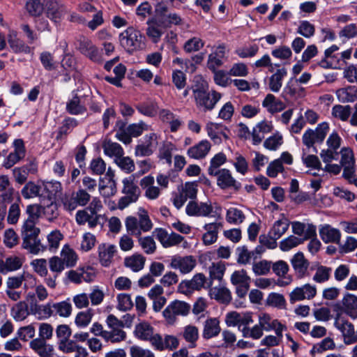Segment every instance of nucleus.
<instances>
[{"instance_id": "f257e3e1", "label": "nucleus", "mask_w": 357, "mask_h": 357, "mask_svg": "<svg viewBox=\"0 0 357 357\" xmlns=\"http://www.w3.org/2000/svg\"><path fill=\"white\" fill-rule=\"evenodd\" d=\"M125 225L128 232L137 237H139L142 233L151 231L153 227L148 211L142 207L138 209L137 216H128L126 218Z\"/></svg>"}, {"instance_id": "f03ea898", "label": "nucleus", "mask_w": 357, "mask_h": 357, "mask_svg": "<svg viewBox=\"0 0 357 357\" xmlns=\"http://www.w3.org/2000/svg\"><path fill=\"white\" fill-rule=\"evenodd\" d=\"M144 36L137 29L130 26L119 36L121 46L128 53L142 50L144 45Z\"/></svg>"}, {"instance_id": "7ed1b4c3", "label": "nucleus", "mask_w": 357, "mask_h": 357, "mask_svg": "<svg viewBox=\"0 0 357 357\" xmlns=\"http://www.w3.org/2000/svg\"><path fill=\"white\" fill-rule=\"evenodd\" d=\"M191 89L197 106L204 108L205 111L212 110L222 97V95L215 91H213L211 93L206 91L203 84H193Z\"/></svg>"}, {"instance_id": "20e7f679", "label": "nucleus", "mask_w": 357, "mask_h": 357, "mask_svg": "<svg viewBox=\"0 0 357 357\" xmlns=\"http://www.w3.org/2000/svg\"><path fill=\"white\" fill-rule=\"evenodd\" d=\"M75 49L85 57L96 63H102L104 61L101 50L92 40L83 35L79 36L75 42Z\"/></svg>"}, {"instance_id": "39448f33", "label": "nucleus", "mask_w": 357, "mask_h": 357, "mask_svg": "<svg viewBox=\"0 0 357 357\" xmlns=\"http://www.w3.org/2000/svg\"><path fill=\"white\" fill-rule=\"evenodd\" d=\"M134 176L131 175L122 181V193L124 194V196L119 199L118 208L123 210L130 204L135 203L138 200L141 191L137 185L134 182Z\"/></svg>"}, {"instance_id": "423d86ee", "label": "nucleus", "mask_w": 357, "mask_h": 357, "mask_svg": "<svg viewBox=\"0 0 357 357\" xmlns=\"http://www.w3.org/2000/svg\"><path fill=\"white\" fill-rule=\"evenodd\" d=\"M191 310V305L182 301L174 300L165 307L162 315L169 324H173L176 321V317H185Z\"/></svg>"}, {"instance_id": "0eeeda50", "label": "nucleus", "mask_w": 357, "mask_h": 357, "mask_svg": "<svg viewBox=\"0 0 357 357\" xmlns=\"http://www.w3.org/2000/svg\"><path fill=\"white\" fill-rule=\"evenodd\" d=\"M159 136L155 132L145 135L141 139L135 149V155L137 157H146L151 155L158 145Z\"/></svg>"}, {"instance_id": "6e6552de", "label": "nucleus", "mask_w": 357, "mask_h": 357, "mask_svg": "<svg viewBox=\"0 0 357 357\" xmlns=\"http://www.w3.org/2000/svg\"><path fill=\"white\" fill-rule=\"evenodd\" d=\"M329 131V125L322 122L317 126L315 130L307 129L303 135V143L307 148L313 147L315 143H322Z\"/></svg>"}, {"instance_id": "1a4fd4ad", "label": "nucleus", "mask_w": 357, "mask_h": 357, "mask_svg": "<svg viewBox=\"0 0 357 357\" xmlns=\"http://www.w3.org/2000/svg\"><path fill=\"white\" fill-rule=\"evenodd\" d=\"M211 176L217 177V185L222 190L231 189L238 191L241 188V183L233 177L231 172L227 169H220Z\"/></svg>"}, {"instance_id": "9d476101", "label": "nucleus", "mask_w": 357, "mask_h": 357, "mask_svg": "<svg viewBox=\"0 0 357 357\" xmlns=\"http://www.w3.org/2000/svg\"><path fill=\"white\" fill-rule=\"evenodd\" d=\"M213 212V208L211 202H199L191 200L185 207V213L189 216L208 217Z\"/></svg>"}, {"instance_id": "9b49d317", "label": "nucleus", "mask_w": 357, "mask_h": 357, "mask_svg": "<svg viewBox=\"0 0 357 357\" xmlns=\"http://www.w3.org/2000/svg\"><path fill=\"white\" fill-rule=\"evenodd\" d=\"M208 136L215 144H220L222 139L227 140L229 139L230 131L222 124L209 122L206 127Z\"/></svg>"}, {"instance_id": "f8f14e48", "label": "nucleus", "mask_w": 357, "mask_h": 357, "mask_svg": "<svg viewBox=\"0 0 357 357\" xmlns=\"http://www.w3.org/2000/svg\"><path fill=\"white\" fill-rule=\"evenodd\" d=\"M153 235L160 241L164 248H169L180 244L184 237L175 232L168 234L167 231L162 228H156L153 231Z\"/></svg>"}, {"instance_id": "ddd939ff", "label": "nucleus", "mask_w": 357, "mask_h": 357, "mask_svg": "<svg viewBox=\"0 0 357 357\" xmlns=\"http://www.w3.org/2000/svg\"><path fill=\"white\" fill-rule=\"evenodd\" d=\"M317 294V288L314 285L305 284L301 287H296L289 294V301L294 303L297 301L312 299Z\"/></svg>"}, {"instance_id": "4468645a", "label": "nucleus", "mask_w": 357, "mask_h": 357, "mask_svg": "<svg viewBox=\"0 0 357 357\" xmlns=\"http://www.w3.org/2000/svg\"><path fill=\"white\" fill-rule=\"evenodd\" d=\"M206 280V276L203 273H197L191 280H183L178 286V291L188 295L204 287Z\"/></svg>"}, {"instance_id": "2eb2a0df", "label": "nucleus", "mask_w": 357, "mask_h": 357, "mask_svg": "<svg viewBox=\"0 0 357 357\" xmlns=\"http://www.w3.org/2000/svg\"><path fill=\"white\" fill-rule=\"evenodd\" d=\"M196 266V260L194 257L174 255L171 259L170 266L174 269H178L183 274L191 272Z\"/></svg>"}, {"instance_id": "dca6fc26", "label": "nucleus", "mask_w": 357, "mask_h": 357, "mask_svg": "<svg viewBox=\"0 0 357 357\" xmlns=\"http://www.w3.org/2000/svg\"><path fill=\"white\" fill-rule=\"evenodd\" d=\"M45 11L47 17L54 23H59L66 10L63 4L54 0H49L45 3Z\"/></svg>"}, {"instance_id": "f3484780", "label": "nucleus", "mask_w": 357, "mask_h": 357, "mask_svg": "<svg viewBox=\"0 0 357 357\" xmlns=\"http://www.w3.org/2000/svg\"><path fill=\"white\" fill-rule=\"evenodd\" d=\"M291 228L292 232L297 235V237H301L305 241L317 236V228L312 224L306 225L296 221L291 222Z\"/></svg>"}, {"instance_id": "a211bd4d", "label": "nucleus", "mask_w": 357, "mask_h": 357, "mask_svg": "<svg viewBox=\"0 0 357 357\" xmlns=\"http://www.w3.org/2000/svg\"><path fill=\"white\" fill-rule=\"evenodd\" d=\"M259 323L263 331H274L278 336H282V332L285 326L282 325L278 319H273L268 314H263L259 317Z\"/></svg>"}, {"instance_id": "6ab92c4d", "label": "nucleus", "mask_w": 357, "mask_h": 357, "mask_svg": "<svg viewBox=\"0 0 357 357\" xmlns=\"http://www.w3.org/2000/svg\"><path fill=\"white\" fill-rule=\"evenodd\" d=\"M14 146V151L10 153L3 162V166L6 169L11 168L25 156V148L22 139L15 140Z\"/></svg>"}, {"instance_id": "aec40b11", "label": "nucleus", "mask_w": 357, "mask_h": 357, "mask_svg": "<svg viewBox=\"0 0 357 357\" xmlns=\"http://www.w3.org/2000/svg\"><path fill=\"white\" fill-rule=\"evenodd\" d=\"M223 227L221 222L206 223L203 229L206 232L202 235V241L204 245H209L215 243L218 240V233Z\"/></svg>"}, {"instance_id": "412c9836", "label": "nucleus", "mask_w": 357, "mask_h": 357, "mask_svg": "<svg viewBox=\"0 0 357 357\" xmlns=\"http://www.w3.org/2000/svg\"><path fill=\"white\" fill-rule=\"evenodd\" d=\"M335 326L342 333L345 344H352L357 342V335L351 323L344 320L336 321Z\"/></svg>"}, {"instance_id": "4be33fe9", "label": "nucleus", "mask_w": 357, "mask_h": 357, "mask_svg": "<svg viewBox=\"0 0 357 357\" xmlns=\"http://www.w3.org/2000/svg\"><path fill=\"white\" fill-rule=\"evenodd\" d=\"M29 347L40 357L53 356L54 351L53 345L48 344L43 339H33L29 343Z\"/></svg>"}, {"instance_id": "5701e85b", "label": "nucleus", "mask_w": 357, "mask_h": 357, "mask_svg": "<svg viewBox=\"0 0 357 357\" xmlns=\"http://www.w3.org/2000/svg\"><path fill=\"white\" fill-rule=\"evenodd\" d=\"M296 275L301 278L305 275L310 263L302 252L296 253L290 260Z\"/></svg>"}, {"instance_id": "b1692460", "label": "nucleus", "mask_w": 357, "mask_h": 357, "mask_svg": "<svg viewBox=\"0 0 357 357\" xmlns=\"http://www.w3.org/2000/svg\"><path fill=\"white\" fill-rule=\"evenodd\" d=\"M116 248L114 245L102 243L98 246V257L102 266L107 267L112 261L116 252Z\"/></svg>"}, {"instance_id": "393cba45", "label": "nucleus", "mask_w": 357, "mask_h": 357, "mask_svg": "<svg viewBox=\"0 0 357 357\" xmlns=\"http://www.w3.org/2000/svg\"><path fill=\"white\" fill-rule=\"evenodd\" d=\"M153 176L149 175L142 178L140 181L141 187L145 190V197L151 200L156 199L160 195V190L155 186Z\"/></svg>"}, {"instance_id": "a878e982", "label": "nucleus", "mask_w": 357, "mask_h": 357, "mask_svg": "<svg viewBox=\"0 0 357 357\" xmlns=\"http://www.w3.org/2000/svg\"><path fill=\"white\" fill-rule=\"evenodd\" d=\"M211 147V143L208 140H202L197 144L189 148L187 154L190 158L194 159H202L208 153Z\"/></svg>"}, {"instance_id": "bb28decb", "label": "nucleus", "mask_w": 357, "mask_h": 357, "mask_svg": "<svg viewBox=\"0 0 357 357\" xmlns=\"http://www.w3.org/2000/svg\"><path fill=\"white\" fill-rule=\"evenodd\" d=\"M41 186L43 200L52 201L62 190L61 183L56 181L43 182Z\"/></svg>"}, {"instance_id": "cd10ccee", "label": "nucleus", "mask_w": 357, "mask_h": 357, "mask_svg": "<svg viewBox=\"0 0 357 357\" xmlns=\"http://www.w3.org/2000/svg\"><path fill=\"white\" fill-rule=\"evenodd\" d=\"M146 33L153 43H158L163 34L164 29L156 18H151L146 22Z\"/></svg>"}, {"instance_id": "c85d7f7f", "label": "nucleus", "mask_w": 357, "mask_h": 357, "mask_svg": "<svg viewBox=\"0 0 357 357\" xmlns=\"http://www.w3.org/2000/svg\"><path fill=\"white\" fill-rule=\"evenodd\" d=\"M73 97L66 102V110L71 115H79L86 111V107L81 103L77 91H73Z\"/></svg>"}, {"instance_id": "c756f323", "label": "nucleus", "mask_w": 357, "mask_h": 357, "mask_svg": "<svg viewBox=\"0 0 357 357\" xmlns=\"http://www.w3.org/2000/svg\"><path fill=\"white\" fill-rule=\"evenodd\" d=\"M100 215H95L87 208L79 210L75 215L76 222L79 225H84L86 222L90 228H94L98 225Z\"/></svg>"}, {"instance_id": "7c9ffc66", "label": "nucleus", "mask_w": 357, "mask_h": 357, "mask_svg": "<svg viewBox=\"0 0 357 357\" xmlns=\"http://www.w3.org/2000/svg\"><path fill=\"white\" fill-rule=\"evenodd\" d=\"M21 194L25 199L38 197L40 200H43L41 184L36 183L33 181L26 183L21 190Z\"/></svg>"}, {"instance_id": "2f4dec72", "label": "nucleus", "mask_w": 357, "mask_h": 357, "mask_svg": "<svg viewBox=\"0 0 357 357\" xmlns=\"http://www.w3.org/2000/svg\"><path fill=\"white\" fill-rule=\"evenodd\" d=\"M220 321L217 318L207 319L204 324L202 336L208 340L216 337L220 333Z\"/></svg>"}, {"instance_id": "473e14b6", "label": "nucleus", "mask_w": 357, "mask_h": 357, "mask_svg": "<svg viewBox=\"0 0 357 357\" xmlns=\"http://www.w3.org/2000/svg\"><path fill=\"white\" fill-rule=\"evenodd\" d=\"M338 100L342 103L354 102L357 100V86H348L336 91Z\"/></svg>"}, {"instance_id": "72a5a7b5", "label": "nucleus", "mask_w": 357, "mask_h": 357, "mask_svg": "<svg viewBox=\"0 0 357 357\" xmlns=\"http://www.w3.org/2000/svg\"><path fill=\"white\" fill-rule=\"evenodd\" d=\"M320 237L324 243H338L340 241L341 234L339 229L326 225L319 230Z\"/></svg>"}, {"instance_id": "f704fd0d", "label": "nucleus", "mask_w": 357, "mask_h": 357, "mask_svg": "<svg viewBox=\"0 0 357 357\" xmlns=\"http://www.w3.org/2000/svg\"><path fill=\"white\" fill-rule=\"evenodd\" d=\"M287 70L285 68H278L269 77V89L273 92H278L282 88L283 79L287 76Z\"/></svg>"}, {"instance_id": "c9c22d12", "label": "nucleus", "mask_w": 357, "mask_h": 357, "mask_svg": "<svg viewBox=\"0 0 357 357\" xmlns=\"http://www.w3.org/2000/svg\"><path fill=\"white\" fill-rule=\"evenodd\" d=\"M209 294L211 298L221 303H229L231 300V291L225 287L221 285L211 288Z\"/></svg>"}, {"instance_id": "e433bc0d", "label": "nucleus", "mask_w": 357, "mask_h": 357, "mask_svg": "<svg viewBox=\"0 0 357 357\" xmlns=\"http://www.w3.org/2000/svg\"><path fill=\"white\" fill-rule=\"evenodd\" d=\"M262 106L271 114L281 112L285 108L284 103L271 93L266 95L262 102Z\"/></svg>"}, {"instance_id": "4c0bfd02", "label": "nucleus", "mask_w": 357, "mask_h": 357, "mask_svg": "<svg viewBox=\"0 0 357 357\" xmlns=\"http://www.w3.org/2000/svg\"><path fill=\"white\" fill-rule=\"evenodd\" d=\"M102 147L103 149L104 153L110 157L116 159L120 156H123L124 151L122 146L116 143L112 142L111 140H105L102 143Z\"/></svg>"}, {"instance_id": "58836bf2", "label": "nucleus", "mask_w": 357, "mask_h": 357, "mask_svg": "<svg viewBox=\"0 0 357 357\" xmlns=\"http://www.w3.org/2000/svg\"><path fill=\"white\" fill-rule=\"evenodd\" d=\"M146 258L140 254H134L124 259V265L134 272H138L144 268Z\"/></svg>"}, {"instance_id": "ea45409f", "label": "nucleus", "mask_w": 357, "mask_h": 357, "mask_svg": "<svg viewBox=\"0 0 357 357\" xmlns=\"http://www.w3.org/2000/svg\"><path fill=\"white\" fill-rule=\"evenodd\" d=\"M59 258H60L66 268L74 266L77 260V256L75 252L68 245L63 247Z\"/></svg>"}, {"instance_id": "a19ab883", "label": "nucleus", "mask_w": 357, "mask_h": 357, "mask_svg": "<svg viewBox=\"0 0 357 357\" xmlns=\"http://www.w3.org/2000/svg\"><path fill=\"white\" fill-rule=\"evenodd\" d=\"M154 332V328L145 321L137 324L134 331L135 337L143 341H148Z\"/></svg>"}, {"instance_id": "79ce46f5", "label": "nucleus", "mask_w": 357, "mask_h": 357, "mask_svg": "<svg viewBox=\"0 0 357 357\" xmlns=\"http://www.w3.org/2000/svg\"><path fill=\"white\" fill-rule=\"evenodd\" d=\"M40 230L39 228L36 227L35 223H32L31 221H24L21 229V235L22 241H27L31 238H35L38 237Z\"/></svg>"}, {"instance_id": "37998d69", "label": "nucleus", "mask_w": 357, "mask_h": 357, "mask_svg": "<svg viewBox=\"0 0 357 357\" xmlns=\"http://www.w3.org/2000/svg\"><path fill=\"white\" fill-rule=\"evenodd\" d=\"M289 227V221L287 218H283L275 221L268 232L271 236L279 239L287 231Z\"/></svg>"}, {"instance_id": "c03bdc74", "label": "nucleus", "mask_w": 357, "mask_h": 357, "mask_svg": "<svg viewBox=\"0 0 357 357\" xmlns=\"http://www.w3.org/2000/svg\"><path fill=\"white\" fill-rule=\"evenodd\" d=\"M29 314L28 305L25 301H20L11 308V315L17 321L24 320Z\"/></svg>"}, {"instance_id": "a18cd8bd", "label": "nucleus", "mask_w": 357, "mask_h": 357, "mask_svg": "<svg viewBox=\"0 0 357 357\" xmlns=\"http://www.w3.org/2000/svg\"><path fill=\"white\" fill-rule=\"evenodd\" d=\"M183 337L189 343L191 348L196 347V342L199 338V330L197 327L192 325H188L183 328L182 333Z\"/></svg>"}, {"instance_id": "49530a36", "label": "nucleus", "mask_w": 357, "mask_h": 357, "mask_svg": "<svg viewBox=\"0 0 357 357\" xmlns=\"http://www.w3.org/2000/svg\"><path fill=\"white\" fill-rule=\"evenodd\" d=\"M8 43L12 51L16 54H30L31 52V48L23 40L16 37L10 36Z\"/></svg>"}, {"instance_id": "de8ad7c7", "label": "nucleus", "mask_w": 357, "mask_h": 357, "mask_svg": "<svg viewBox=\"0 0 357 357\" xmlns=\"http://www.w3.org/2000/svg\"><path fill=\"white\" fill-rule=\"evenodd\" d=\"M22 246L24 249L34 255H37L47 249V245L42 243L38 237L31 238L28 240V242L22 241Z\"/></svg>"}, {"instance_id": "09e8293b", "label": "nucleus", "mask_w": 357, "mask_h": 357, "mask_svg": "<svg viewBox=\"0 0 357 357\" xmlns=\"http://www.w3.org/2000/svg\"><path fill=\"white\" fill-rule=\"evenodd\" d=\"M78 125L77 119L71 117H67L62 121V125L59 128L56 139H61L63 136H67Z\"/></svg>"}, {"instance_id": "8fccbe9b", "label": "nucleus", "mask_w": 357, "mask_h": 357, "mask_svg": "<svg viewBox=\"0 0 357 357\" xmlns=\"http://www.w3.org/2000/svg\"><path fill=\"white\" fill-rule=\"evenodd\" d=\"M227 161V157L222 152L215 154L210 161V165L208 168V174L211 176L215 174L220 170L219 167L224 165Z\"/></svg>"}, {"instance_id": "3c124183", "label": "nucleus", "mask_w": 357, "mask_h": 357, "mask_svg": "<svg viewBox=\"0 0 357 357\" xmlns=\"http://www.w3.org/2000/svg\"><path fill=\"white\" fill-rule=\"evenodd\" d=\"M45 0H28L26 9L29 14L33 17H39L45 10Z\"/></svg>"}, {"instance_id": "603ef678", "label": "nucleus", "mask_w": 357, "mask_h": 357, "mask_svg": "<svg viewBox=\"0 0 357 357\" xmlns=\"http://www.w3.org/2000/svg\"><path fill=\"white\" fill-rule=\"evenodd\" d=\"M332 115L342 121H347L351 116V107L349 105H335L332 108Z\"/></svg>"}, {"instance_id": "864d4df0", "label": "nucleus", "mask_w": 357, "mask_h": 357, "mask_svg": "<svg viewBox=\"0 0 357 357\" xmlns=\"http://www.w3.org/2000/svg\"><path fill=\"white\" fill-rule=\"evenodd\" d=\"M211 280L221 281L226 271L225 264L223 261L212 263L208 268Z\"/></svg>"}, {"instance_id": "5fc2aeb1", "label": "nucleus", "mask_w": 357, "mask_h": 357, "mask_svg": "<svg viewBox=\"0 0 357 357\" xmlns=\"http://www.w3.org/2000/svg\"><path fill=\"white\" fill-rule=\"evenodd\" d=\"M245 219V215L243 212L237 208L231 207L226 213V220L230 224L239 225L241 224Z\"/></svg>"}, {"instance_id": "6e6d98bb", "label": "nucleus", "mask_w": 357, "mask_h": 357, "mask_svg": "<svg viewBox=\"0 0 357 357\" xmlns=\"http://www.w3.org/2000/svg\"><path fill=\"white\" fill-rule=\"evenodd\" d=\"M267 305L276 307L278 309H285L287 303L282 294L278 293H271L266 301Z\"/></svg>"}, {"instance_id": "4d7b16f0", "label": "nucleus", "mask_w": 357, "mask_h": 357, "mask_svg": "<svg viewBox=\"0 0 357 357\" xmlns=\"http://www.w3.org/2000/svg\"><path fill=\"white\" fill-rule=\"evenodd\" d=\"M304 241L305 240L302 239L301 237L291 235L280 242V248L281 250L287 252L303 243Z\"/></svg>"}, {"instance_id": "13d9d810", "label": "nucleus", "mask_w": 357, "mask_h": 357, "mask_svg": "<svg viewBox=\"0 0 357 357\" xmlns=\"http://www.w3.org/2000/svg\"><path fill=\"white\" fill-rule=\"evenodd\" d=\"M62 203L64 209L70 212L75 210L77 206H82V204L75 192L70 195H66L62 199Z\"/></svg>"}, {"instance_id": "bf43d9fd", "label": "nucleus", "mask_w": 357, "mask_h": 357, "mask_svg": "<svg viewBox=\"0 0 357 357\" xmlns=\"http://www.w3.org/2000/svg\"><path fill=\"white\" fill-rule=\"evenodd\" d=\"M342 308L347 314H350L357 309V296L347 293L342 300Z\"/></svg>"}, {"instance_id": "052dcab7", "label": "nucleus", "mask_w": 357, "mask_h": 357, "mask_svg": "<svg viewBox=\"0 0 357 357\" xmlns=\"http://www.w3.org/2000/svg\"><path fill=\"white\" fill-rule=\"evenodd\" d=\"M93 316V312L91 309L79 312L75 317V323L79 328H85L91 321Z\"/></svg>"}, {"instance_id": "680f3d73", "label": "nucleus", "mask_w": 357, "mask_h": 357, "mask_svg": "<svg viewBox=\"0 0 357 357\" xmlns=\"http://www.w3.org/2000/svg\"><path fill=\"white\" fill-rule=\"evenodd\" d=\"M176 149L175 146L171 142H165L159 149L158 158L165 160L168 165L172 164V152Z\"/></svg>"}, {"instance_id": "e2e57ef3", "label": "nucleus", "mask_w": 357, "mask_h": 357, "mask_svg": "<svg viewBox=\"0 0 357 357\" xmlns=\"http://www.w3.org/2000/svg\"><path fill=\"white\" fill-rule=\"evenodd\" d=\"M139 244L147 255H152L156 250V244L152 236L138 237Z\"/></svg>"}, {"instance_id": "0e129e2a", "label": "nucleus", "mask_w": 357, "mask_h": 357, "mask_svg": "<svg viewBox=\"0 0 357 357\" xmlns=\"http://www.w3.org/2000/svg\"><path fill=\"white\" fill-rule=\"evenodd\" d=\"M53 307L54 314H58L63 317H69L72 312V305L68 301L53 303Z\"/></svg>"}, {"instance_id": "69168bd1", "label": "nucleus", "mask_w": 357, "mask_h": 357, "mask_svg": "<svg viewBox=\"0 0 357 357\" xmlns=\"http://www.w3.org/2000/svg\"><path fill=\"white\" fill-rule=\"evenodd\" d=\"M126 337V333L124 331L120 328L112 329L111 331H107L104 333V339L106 341L111 342H120L124 340Z\"/></svg>"}, {"instance_id": "338daca9", "label": "nucleus", "mask_w": 357, "mask_h": 357, "mask_svg": "<svg viewBox=\"0 0 357 357\" xmlns=\"http://www.w3.org/2000/svg\"><path fill=\"white\" fill-rule=\"evenodd\" d=\"M271 268V261L261 260L252 264V271L256 275H267Z\"/></svg>"}, {"instance_id": "774afa93", "label": "nucleus", "mask_w": 357, "mask_h": 357, "mask_svg": "<svg viewBox=\"0 0 357 357\" xmlns=\"http://www.w3.org/2000/svg\"><path fill=\"white\" fill-rule=\"evenodd\" d=\"M259 46L256 44L245 46L236 50L235 53L242 59L252 58L259 52Z\"/></svg>"}]
</instances>
